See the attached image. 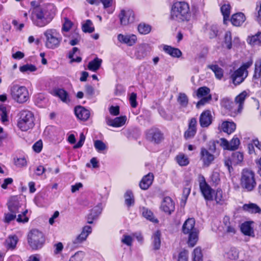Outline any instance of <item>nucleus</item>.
I'll use <instances>...</instances> for the list:
<instances>
[{
  "label": "nucleus",
  "instance_id": "11",
  "mask_svg": "<svg viewBox=\"0 0 261 261\" xmlns=\"http://www.w3.org/2000/svg\"><path fill=\"white\" fill-rule=\"evenodd\" d=\"M223 228L224 231L229 234H234L237 231L236 223L233 221H230V218L225 216L223 219Z\"/></svg>",
  "mask_w": 261,
  "mask_h": 261
},
{
  "label": "nucleus",
  "instance_id": "26",
  "mask_svg": "<svg viewBox=\"0 0 261 261\" xmlns=\"http://www.w3.org/2000/svg\"><path fill=\"white\" fill-rule=\"evenodd\" d=\"M153 180V175L152 173H148L144 176L141 180L139 186L142 190H147L152 184Z\"/></svg>",
  "mask_w": 261,
  "mask_h": 261
},
{
  "label": "nucleus",
  "instance_id": "33",
  "mask_svg": "<svg viewBox=\"0 0 261 261\" xmlns=\"http://www.w3.org/2000/svg\"><path fill=\"white\" fill-rule=\"evenodd\" d=\"M207 67L215 73L217 79L220 80L223 76V70L217 65H208Z\"/></svg>",
  "mask_w": 261,
  "mask_h": 261
},
{
  "label": "nucleus",
  "instance_id": "60",
  "mask_svg": "<svg viewBox=\"0 0 261 261\" xmlns=\"http://www.w3.org/2000/svg\"><path fill=\"white\" fill-rule=\"evenodd\" d=\"M14 164L19 168L24 167L27 165V162L25 158H18L14 160Z\"/></svg>",
  "mask_w": 261,
  "mask_h": 261
},
{
  "label": "nucleus",
  "instance_id": "59",
  "mask_svg": "<svg viewBox=\"0 0 261 261\" xmlns=\"http://www.w3.org/2000/svg\"><path fill=\"white\" fill-rule=\"evenodd\" d=\"M197 129L188 128L184 134V137L186 140L193 138L195 135Z\"/></svg>",
  "mask_w": 261,
  "mask_h": 261
},
{
  "label": "nucleus",
  "instance_id": "45",
  "mask_svg": "<svg viewBox=\"0 0 261 261\" xmlns=\"http://www.w3.org/2000/svg\"><path fill=\"white\" fill-rule=\"evenodd\" d=\"M177 163L181 166H187L189 162L187 156L184 154H179L176 157Z\"/></svg>",
  "mask_w": 261,
  "mask_h": 261
},
{
  "label": "nucleus",
  "instance_id": "28",
  "mask_svg": "<svg viewBox=\"0 0 261 261\" xmlns=\"http://www.w3.org/2000/svg\"><path fill=\"white\" fill-rule=\"evenodd\" d=\"M245 20V16L243 13L240 12L232 15L231 22L234 26H240Z\"/></svg>",
  "mask_w": 261,
  "mask_h": 261
},
{
  "label": "nucleus",
  "instance_id": "9",
  "mask_svg": "<svg viewBox=\"0 0 261 261\" xmlns=\"http://www.w3.org/2000/svg\"><path fill=\"white\" fill-rule=\"evenodd\" d=\"M200 160L202 162L203 165L208 167L212 164L216 157L214 153L210 152L207 149L202 147L200 152Z\"/></svg>",
  "mask_w": 261,
  "mask_h": 261
},
{
  "label": "nucleus",
  "instance_id": "63",
  "mask_svg": "<svg viewBox=\"0 0 261 261\" xmlns=\"http://www.w3.org/2000/svg\"><path fill=\"white\" fill-rule=\"evenodd\" d=\"M211 99L212 96L210 94H209L207 96L202 98L197 102L196 107L197 108H199L201 106H204L206 103L208 102Z\"/></svg>",
  "mask_w": 261,
  "mask_h": 261
},
{
  "label": "nucleus",
  "instance_id": "16",
  "mask_svg": "<svg viewBox=\"0 0 261 261\" xmlns=\"http://www.w3.org/2000/svg\"><path fill=\"white\" fill-rule=\"evenodd\" d=\"M126 121V117L125 116L117 117L114 119L107 117L106 119L107 124L114 127H118L123 126L125 123Z\"/></svg>",
  "mask_w": 261,
  "mask_h": 261
},
{
  "label": "nucleus",
  "instance_id": "6",
  "mask_svg": "<svg viewBox=\"0 0 261 261\" xmlns=\"http://www.w3.org/2000/svg\"><path fill=\"white\" fill-rule=\"evenodd\" d=\"M10 94L12 99L19 103L26 102L29 98L27 88L18 85H14L10 88Z\"/></svg>",
  "mask_w": 261,
  "mask_h": 261
},
{
  "label": "nucleus",
  "instance_id": "55",
  "mask_svg": "<svg viewBox=\"0 0 261 261\" xmlns=\"http://www.w3.org/2000/svg\"><path fill=\"white\" fill-rule=\"evenodd\" d=\"M37 69L36 67L32 64H26L23 65L19 68V70L22 72H25L27 71H35Z\"/></svg>",
  "mask_w": 261,
  "mask_h": 261
},
{
  "label": "nucleus",
  "instance_id": "36",
  "mask_svg": "<svg viewBox=\"0 0 261 261\" xmlns=\"http://www.w3.org/2000/svg\"><path fill=\"white\" fill-rule=\"evenodd\" d=\"M225 256L226 258L231 260H236L239 257L238 250L236 248H231L225 253Z\"/></svg>",
  "mask_w": 261,
  "mask_h": 261
},
{
  "label": "nucleus",
  "instance_id": "46",
  "mask_svg": "<svg viewBox=\"0 0 261 261\" xmlns=\"http://www.w3.org/2000/svg\"><path fill=\"white\" fill-rule=\"evenodd\" d=\"M139 32L143 35L148 34L151 31V27L145 23H140L138 27Z\"/></svg>",
  "mask_w": 261,
  "mask_h": 261
},
{
  "label": "nucleus",
  "instance_id": "31",
  "mask_svg": "<svg viewBox=\"0 0 261 261\" xmlns=\"http://www.w3.org/2000/svg\"><path fill=\"white\" fill-rule=\"evenodd\" d=\"M221 128L224 132L230 134L233 132L236 128V124L232 122H223L221 125Z\"/></svg>",
  "mask_w": 261,
  "mask_h": 261
},
{
  "label": "nucleus",
  "instance_id": "62",
  "mask_svg": "<svg viewBox=\"0 0 261 261\" xmlns=\"http://www.w3.org/2000/svg\"><path fill=\"white\" fill-rule=\"evenodd\" d=\"M222 105L224 107L229 110H232L233 109V103L229 99H223L222 102Z\"/></svg>",
  "mask_w": 261,
  "mask_h": 261
},
{
  "label": "nucleus",
  "instance_id": "35",
  "mask_svg": "<svg viewBox=\"0 0 261 261\" xmlns=\"http://www.w3.org/2000/svg\"><path fill=\"white\" fill-rule=\"evenodd\" d=\"M18 242V238L16 236H9L6 240V244L8 249H14Z\"/></svg>",
  "mask_w": 261,
  "mask_h": 261
},
{
  "label": "nucleus",
  "instance_id": "27",
  "mask_svg": "<svg viewBox=\"0 0 261 261\" xmlns=\"http://www.w3.org/2000/svg\"><path fill=\"white\" fill-rule=\"evenodd\" d=\"M163 50L167 54L174 58H179L182 55L181 51L179 49L167 45H164Z\"/></svg>",
  "mask_w": 261,
  "mask_h": 261
},
{
  "label": "nucleus",
  "instance_id": "5",
  "mask_svg": "<svg viewBox=\"0 0 261 261\" xmlns=\"http://www.w3.org/2000/svg\"><path fill=\"white\" fill-rule=\"evenodd\" d=\"M19 116L17 125L21 130L27 131L33 127L34 117L31 111L22 110L20 112Z\"/></svg>",
  "mask_w": 261,
  "mask_h": 261
},
{
  "label": "nucleus",
  "instance_id": "13",
  "mask_svg": "<svg viewBox=\"0 0 261 261\" xmlns=\"http://www.w3.org/2000/svg\"><path fill=\"white\" fill-rule=\"evenodd\" d=\"M120 23L122 25H127L129 23H132L134 20V13L130 10H122L119 15Z\"/></svg>",
  "mask_w": 261,
  "mask_h": 261
},
{
  "label": "nucleus",
  "instance_id": "47",
  "mask_svg": "<svg viewBox=\"0 0 261 261\" xmlns=\"http://www.w3.org/2000/svg\"><path fill=\"white\" fill-rule=\"evenodd\" d=\"M242 232L245 235L251 236L253 233L252 229L248 222H245L242 224L241 227Z\"/></svg>",
  "mask_w": 261,
  "mask_h": 261
},
{
  "label": "nucleus",
  "instance_id": "8",
  "mask_svg": "<svg viewBox=\"0 0 261 261\" xmlns=\"http://www.w3.org/2000/svg\"><path fill=\"white\" fill-rule=\"evenodd\" d=\"M199 187L203 197L206 200H212L213 199V191L206 183L203 176H202L200 180Z\"/></svg>",
  "mask_w": 261,
  "mask_h": 261
},
{
  "label": "nucleus",
  "instance_id": "44",
  "mask_svg": "<svg viewBox=\"0 0 261 261\" xmlns=\"http://www.w3.org/2000/svg\"><path fill=\"white\" fill-rule=\"evenodd\" d=\"M82 30L85 33H91L94 32V28L93 26L92 22L89 19L87 20L83 24Z\"/></svg>",
  "mask_w": 261,
  "mask_h": 261
},
{
  "label": "nucleus",
  "instance_id": "61",
  "mask_svg": "<svg viewBox=\"0 0 261 261\" xmlns=\"http://www.w3.org/2000/svg\"><path fill=\"white\" fill-rule=\"evenodd\" d=\"M121 242L123 244L128 246H130L132 245L133 238L131 236L129 235L124 234L121 239Z\"/></svg>",
  "mask_w": 261,
  "mask_h": 261
},
{
  "label": "nucleus",
  "instance_id": "24",
  "mask_svg": "<svg viewBox=\"0 0 261 261\" xmlns=\"http://www.w3.org/2000/svg\"><path fill=\"white\" fill-rule=\"evenodd\" d=\"M203 31L210 39H213L217 36L218 29L216 24H206L204 28Z\"/></svg>",
  "mask_w": 261,
  "mask_h": 261
},
{
  "label": "nucleus",
  "instance_id": "58",
  "mask_svg": "<svg viewBox=\"0 0 261 261\" xmlns=\"http://www.w3.org/2000/svg\"><path fill=\"white\" fill-rule=\"evenodd\" d=\"M189 252L187 250L184 249L178 254V261H188Z\"/></svg>",
  "mask_w": 261,
  "mask_h": 261
},
{
  "label": "nucleus",
  "instance_id": "18",
  "mask_svg": "<svg viewBox=\"0 0 261 261\" xmlns=\"http://www.w3.org/2000/svg\"><path fill=\"white\" fill-rule=\"evenodd\" d=\"M8 208L10 212L16 214L20 212L21 204L16 197H11L7 203Z\"/></svg>",
  "mask_w": 261,
  "mask_h": 261
},
{
  "label": "nucleus",
  "instance_id": "20",
  "mask_svg": "<svg viewBox=\"0 0 261 261\" xmlns=\"http://www.w3.org/2000/svg\"><path fill=\"white\" fill-rule=\"evenodd\" d=\"M151 50L150 46L147 43L140 44L136 54V57L139 59H142L147 56Z\"/></svg>",
  "mask_w": 261,
  "mask_h": 261
},
{
  "label": "nucleus",
  "instance_id": "57",
  "mask_svg": "<svg viewBox=\"0 0 261 261\" xmlns=\"http://www.w3.org/2000/svg\"><path fill=\"white\" fill-rule=\"evenodd\" d=\"M210 90L206 87H202L199 88L197 90V95L198 97H200L203 96L207 95L210 93Z\"/></svg>",
  "mask_w": 261,
  "mask_h": 261
},
{
  "label": "nucleus",
  "instance_id": "29",
  "mask_svg": "<svg viewBox=\"0 0 261 261\" xmlns=\"http://www.w3.org/2000/svg\"><path fill=\"white\" fill-rule=\"evenodd\" d=\"M54 94L60 98L64 102L67 103L70 101L68 94L63 89H57L54 90Z\"/></svg>",
  "mask_w": 261,
  "mask_h": 261
},
{
  "label": "nucleus",
  "instance_id": "10",
  "mask_svg": "<svg viewBox=\"0 0 261 261\" xmlns=\"http://www.w3.org/2000/svg\"><path fill=\"white\" fill-rule=\"evenodd\" d=\"M244 69L245 68L240 67L231 74V79L235 86L240 85L247 76L248 73L245 72Z\"/></svg>",
  "mask_w": 261,
  "mask_h": 261
},
{
  "label": "nucleus",
  "instance_id": "54",
  "mask_svg": "<svg viewBox=\"0 0 261 261\" xmlns=\"http://www.w3.org/2000/svg\"><path fill=\"white\" fill-rule=\"evenodd\" d=\"M84 256V252L83 251H77L70 257L69 261H81Z\"/></svg>",
  "mask_w": 261,
  "mask_h": 261
},
{
  "label": "nucleus",
  "instance_id": "43",
  "mask_svg": "<svg viewBox=\"0 0 261 261\" xmlns=\"http://www.w3.org/2000/svg\"><path fill=\"white\" fill-rule=\"evenodd\" d=\"M221 12L223 15V20L224 22H225L226 21L228 20L230 11V6L229 5H223L221 8Z\"/></svg>",
  "mask_w": 261,
  "mask_h": 261
},
{
  "label": "nucleus",
  "instance_id": "23",
  "mask_svg": "<svg viewBox=\"0 0 261 261\" xmlns=\"http://www.w3.org/2000/svg\"><path fill=\"white\" fill-rule=\"evenodd\" d=\"M195 222L194 218L188 219L182 225V229L184 233L188 234L197 231L194 227Z\"/></svg>",
  "mask_w": 261,
  "mask_h": 261
},
{
  "label": "nucleus",
  "instance_id": "12",
  "mask_svg": "<svg viewBox=\"0 0 261 261\" xmlns=\"http://www.w3.org/2000/svg\"><path fill=\"white\" fill-rule=\"evenodd\" d=\"M148 140L155 143H159L163 140V134L157 128L149 129L146 134Z\"/></svg>",
  "mask_w": 261,
  "mask_h": 261
},
{
  "label": "nucleus",
  "instance_id": "41",
  "mask_svg": "<svg viewBox=\"0 0 261 261\" xmlns=\"http://www.w3.org/2000/svg\"><path fill=\"white\" fill-rule=\"evenodd\" d=\"M202 253L200 247H196L192 253V261H203Z\"/></svg>",
  "mask_w": 261,
  "mask_h": 261
},
{
  "label": "nucleus",
  "instance_id": "21",
  "mask_svg": "<svg viewBox=\"0 0 261 261\" xmlns=\"http://www.w3.org/2000/svg\"><path fill=\"white\" fill-rule=\"evenodd\" d=\"M199 122L201 127H205L209 126L212 123V115L208 110L205 111L200 115Z\"/></svg>",
  "mask_w": 261,
  "mask_h": 261
},
{
  "label": "nucleus",
  "instance_id": "64",
  "mask_svg": "<svg viewBox=\"0 0 261 261\" xmlns=\"http://www.w3.org/2000/svg\"><path fill=\"white\" fill-rule=\"evenodd\" d=\"M136 99L137 94L135 93H132L129 97V102L133 108H136L137 106L138 103L136 101Z\"/></svg>",
  "mask_w": 261,
  "mask_h": 261
},
{
  "label": "nucleus",
  "instance_id": "48",
  "mask_svg": "<svg viewBox=\"0 0 261 261\" xmlns=\"http://www.w3.org/2000/svg\"><path fill=\"white\" fill-rule=\"evenodd\" d=\"M232 38L230 31H227L224 36V44L227 49H230L232 48Z\"/></svg>",
  "mask_w": 261,
  "mask_h": 261
},
{
  "label": "nucleus",
  "instance_id": "2",
  "mask_svg": "<svg viewBox=\"0 0 261 261\" xmlns=\"http://www.w3.org/2000/svg\"><path fill=\"white\" fill-rule=\"evenodd\" d=\"M31 11V20L33 23L37 27H45L52 20V17L44 7H37L32 9Z\"/></svg>",
  "mask_w": 261,
  "mask_h": 261
},
{
  "label": "nucleus",
  "instance_id": "52",
  "mask_svg": "<svg viewBox=\"0 0 261 261\" xmlns=\"http://www.w3.org/2000/svg\"><path fill=\"white\" fill-rule=\"evenodd\" d=\"M215 199L217 203L221 204L224 201V197L221 189H218L217 190Z\"/></svg>",
  "mask_w": 261,
  "mask_h": 261
},
{
  "label": "nucleus",
  "instance_id": "50",
  "mask_svg": "<svg viewBox=\"0 0 261 261\" xmlns=\"http://www.w3.org/2000/svg\"><path fill=\"white\" fill-rule=\"evenodd\" d=\"M94 146L99 152H101L107 148L106 145L102 141L99 140L94 141Z\"/></svg>",
  "mask_w": 261,
  "mask_h": 261
},
{
  "label": "nucleus",
  "instance_id": "25",
  "mask_svg": "<svg viewBox=\"0 0 261 261\" xmlns=\"http://www.w3.org/2000/svg\"><path fill=\"white\" fill-rule=\"evenodd\" d=\"M248 94L246 91H244L235 98L234 102L238 105V111L241 112L243 108L244 103Z\"/></svg>",
  "mask_w": 261,
  "mask_h": 261
},
{
  "label": "nucleus",
  "instance_id": "49",
  "mask_svg": "<svg viewBox=\"0 0 261 261\" xmlns=\"http://www.w3.org/2000/svg\"><path fill=\"white\" fill-rule=\"evenodd\" d=\"M142 215L147 219L153 222H157V219L154 218L153 213L148 209L143 208Z\"/></svg>",
  "mask_w": 261,
  "mask_h": 261
},
{
  "label": "nucleus",
  "instance_id": "15",
  "mask_svg": "<svg viewBox=\"0 0 261 261\" xmlns=\"http://www.w3.org/2000/svg\"><path fill=\"white\" fill-rule=\"evenodd\" d=\"M221 144L224 149L234 150L238 148L240 144V140L238 138H233L230 142L226 139H221Z\"/></svg>",
  "mask_w": 261,
  "mask_h": 261
},
{
  "label": "nucleus",
  "instance_id": "3",
  "mask_svg": "<svg viewBox=\"0 0 261 261\" xmlns=\"http://www.w3.org/2000/svg\"><path fill=\"white\" fill-rule=\"evenodd\" d=\"M45 37V45L49 49H55L60 46L62 37L59 32L55 29H48L43 33Z\"/></svg>",
  "mask_w": 261,
  "mask_h": 261
},
{
  "label": "nucleus",
  "instance_id": "30",
  "mask_svg": "<svg viewBox=\"0 0 261 261\" xmlns=\"http://www.w3.org/2000/svg\"><path fill=\"white\" fill-rule=\"evenodd\" d=\"M102 60L96 57L94 60L89 62L88 69L92 71H96L101 66Z\"/></svg>",
  "mask_w": 261,
  "mask_h": 261
},
{
  "label": "nucleus",
  "instance_id": "32",
  "mask_svg": "<svg viewBox=\"0 0 261 261\" xmlns=\"http://www.w3.org/2000/svg\"><path fill=\"white\" fill-rule=\"evenodd\" d=\"M247 41L253 46L261 45V32H258L254 35L249 37Z\"/></svg>",
  "mask_w": 261,
  "mask_h": 261
},
{
  "label": "nucleus",
  "instance_id": "34",
  "mask_svg": "<svg viewBox=\"0 0 261 261\" xmlns=\"http://www.w3.org/2000/svg\"><path fill=\"white\" fill-rule=\"evenodd\" d=\"M161 233L159 230L155 231L152 236L153 245L154 249L158 250L161 246Z\"/></svg>",
  "mask_w": 261,
  "mask_h": 261
},
{
  "label": "nucleus",
  "instance_id": "40",
  "mask_svg": "<svg viewBox=\"0 0 261 261\" xmlns=\"http://www.w3.org/2000/svg\"><path fill=\"white\" fill-rule=\"evenodd\" d=\"M124 198L125 203L127 206L129 207L134 205V197L132 191H127L124 195Z\"/></svg>",
  "mask_w": 261,
  "mask_h": 261
},
{
  "label": "nucleus",
  "instance_id": "37",
  "mask_svg": "<svg viewBox=\"0 0 261 261\" xmlns=\"http://www.w3.org/2000/svg\"><path fill=\"white\" fill-rule=\"evenodd\" d=\"M243 208L245 210L251 213H259L261 212L260 207L254 203L245 204L243 206Z\"/></svg>",
  "mask_w": 261,
  "mask_h": 261
},
{
  "label": "nucleus",
  "instance_id": "53",
  "mask_svg": "<svg viewBox=\"0 0 261 261\" xmlns=\"http://www.w3.org/2000/svg\"><path fill=\"white\" fill-rule=\"evenodd\" d=\"M0 116L3 122L8 121V113L6 108L4 106H0Z\"/></svg>",
  "mask_w": 261,
  "mask_h": 261
},
{
  "label": "nucleus",
  "instance_id": "38",
  "mask_svg": "<svg viewBox=\"0 0 261 261\" xmlns=\"http://www.w3.org/2000/svg\"><path fill=\"white\" fill-rule=\"evenodd\" d=\"M177 101L182 108H186L188 106L189 99L185 93H180L177 97Z\"/></svg>",
  "mask_w": 261,
  "mask_h": 261
},
{
  "label": "nucleus",
  "instance_id": "7",
  "mask_svg": "<svg viewBox=\"0 0 261 261\" xmlns=\"http://www.w3.org/2000/svg\"><path fill=\"white\" fill-rule=\"evenodd\" d=\"M45 241L44 235L38 229H33L28 236V242L33 249L41 248Z\"/></svg>",
  "mask_w": 261,
  "mask_h": 261
},
{
  "label": "nucleus",
  "instance_id": "51",
  "mask_svg": "<svg viewBox=\"0 0 261 261\" xmlns=\"http://www.w3.org/2000/svg\"><path fill=\"white\" fill-rule=\"evenodd\" d=\"M253 77L255 79L261 77V61L260 60L255 62Z\"/></svg>",
  "mask_w": 261,
  "mask_h": 261
},
{
  "label": "nucleus",
  "instance_id": "1",
  "mask_svg": "<svg viewBox=\"0 0 261 261\" xmlns=\"http://www.w3.org/2000/svg\"><path fill=\"white\" fill-rule=\"evenodd\" d=\"M170 17L178 22L189 21L191 17L189 5L184 2H177L172 6Z\"/></svg>",
  "mask_w": 261,
  "mask_h": 261
},
{
  "label": "nucleus",
  "instance_id": "39",
  "mask_svg": "<svg viewBox=\"0 0 261 261\" xmlns=\"http://www.w3.org/2000/svg\"><path fill=\"white\" fill-rule=\"evenodd\" d=\"M233 165H236L242 162L243 160V154L240 152H233L231 156Z\"/></svg>",
  "mask_w": 261,
  "mask_h": 261
},
{
  "label": "nucleus",
  "instance_id": "14",
  "mask_svg": "<svg viewBox=\"0 0 261 261\" xmlns=\"http://www.w3.org/2000/svg\"><path fill=\"white\" fill-rule=\"evenodd\" d=\"M161 208L165 213L170 215L174 211V203L170 197H166L163 199Z\"/></svg>",
  "mask_w": 261,
  "mask_h": 261
},
{
  "label": "nucleus",
  "instance_id": "4",
  "mask_svg": "<svg viewBox=\"0 0 261 261\" xmlns=\"http://www.w3.org/2000/svg\"><path fill=\"white\" fill-rule=\"evenodd\" d=\"M240 185L241 187L246 191H252L256 186L254 172L248 169H243L241 173Z\"/></svg>",
  "mask_w": 261,
  "mask_h": 261
},
{
  "label": "nucleus",
  "instance_id": "19",
  "mask_svg": "<svg viewBox=\"0 0 261 261\" xmlns=\"http://www.w3.org/2000/svg\"><path fill=\"white\" fill-rule=\"evenodd\" d=\"M117 38L119 42L126 44L128 46L134 45L137 40V36L135 35H123L120 34L118 35Z\"/></svg>",
  "mask_w": 261,
  "mask_h": 261
},
{
  "label": "nucleus",
  "instance_id": "56",
  "mask_svg": "<svg viewBox=\"0 0 261 261\" xmlns=\"http://www.w3.org/2000/svg\"><path fill=\"white\" fill-rule=\"evenodd\" d=\"M16 218V214L13 213H5L4 215V221L6 223H9Z\"/></svg>",
  "mask_w": 261,
  "mask_h": 261
},
{
  "label": "nucleus",
  "instance_id": "17",
  "mask_svg": "<svg viewBox=\"0 0 261 261\" xmlns=\"http://www.w3.org/2000/svg\"><path fill=\"white\" fill-rule=\"evenodd\" d=\"M91 231L92 228L91 226H84L81 233L73 241V243L76 245L82 243L86 240L87 237L91 232Z\"/></svg>",
  "mask_w": 261,
  "mask_h": 261
},
{
  "label": "nucleus",
  "instance_id": "22",
  "mask_svg": "<svg viewBox=\"0 0 261 261\" xmlns=\"http://www.w3.org/2000/svg\"><path fill=\"white\" fill-rule=\"evenodd\" d=\"M74 112L76 116L83 121L87 120L90 117V112L82 106L75 107Z\"/></svg>",
  "mask_w": 261,
  "mask_h": 261
},
{
  "label": "nucleus",
  "instance_id": "42",
  "mask_svg": "<svg viewBox=\"0 0 261 261\" xmlns=\"http://www.w3.org/2000/svg\"><path fill=\"white\" fill-rule=\"evenodd\" d=\"M189 239H188V245L190 247H193L196 244L198 240V233L197 231H194L193 232H190L188 233Z\"/></svg>",
  "mask_w": 261,
  "mask_h": 261
}]
</instances>
